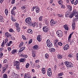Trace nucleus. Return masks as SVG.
<instances>
[{"mask_svg":"<svg viewBox=\"0 0 78 78\" xmlns=\"http://www.w3.org/2000/svg\"><path fill=\"white\" fill-rule=\"evenodd\" d=\"M17 49H14L12 51V54H15V53H17Z\"/></svg>","mask_w":78,"mask_h":78,"instance_id":"nucleus-19","label":"nucleus"},{"mask_svg":"<svg viewBox=\"0 0 78 78\" xmlns=\"http://www.w3.org/2000/svg\"><path fill=\"white\" fill-rule=\"evenodd\" d=\"M43 30L44 32L47 33L49 31V28L47 26H44L43 28Z\"/></svg>","mask_w":78,"mask_h":78,"instance_id":"nucleus-7","label":"nucleus"},{"mask_svg":"<svg viewBox=\"0 0 78 78\" xmlns=\"http://www.w3.org/2000/svg\"><path fill=\"white\" fill-rule=\"evenodd\" d=\"M16 66V68L18 70H19V69H20V67H19V65H17Z\"/></svg>","mask_w":78,"mask_h":78,"instance_id":"nucleus-55","label":"nucleus"},{"mask_svg":"<svg viewBox=\"0 0 78 78\" xmlns=\"http://www.w3.org/2000/svg\"><path fill=\"white\" fill-rule=\"evenodd\" d=\"M52 75V73H48V75L49 76H51V75Z\"/></svg>","mask_w":78,"mask_h":78,"instance_id":"nucleus-42","label":"nucleus"},{"mask_svg":"<svg viewBox=\"0 0 78 78\" xmlns=\"http://www.w3.org/2000/svg\"><path fill=\"white\" fill-rule=\"evenodd\" d=\"M48 54H46L45 55V58H48Z\"/></svg>","mask_w":78,"mask_h":78,"instance_id":"nucleus-47","label":"nucleus"},{"mask_svg":"<svg viewBox=\"0 0 78 78\" xmlns=\"http://www.w3.org/2000/svg\"><path fill=\"white\" fill-rule=\"evenodd\" d=\"M25 48V47H23L21 48L19 50L18 52V54H19V56L20 57L22 58H27L28 57V55H24L23 53L20 54V52H22V51H23V50Z\"/></svg>","mask_w":78,"mask_h":78,"instance_id":"nucleus-1","label":"nucleus"},{"mask_svg":"<svg viewBox=\"0 0 78 78\" xmlns=\"http://www.w3.org/2000/svg\"><path fill=\"white\" fill-rule=\"evenodd\" d=\"M76 58H77V60H78V53H77L76 54Z\"/></svg>","mask_w":78,"mask_h":78,"instance_id":"nucleus-64","label":"nucleus"},{"mask_svg":"<svg viewBox=\"0 0 78 78\" xmlns=\"http://www.w3.org/2000/svg\"><path fill=\"white\" fill-rule=\"evenodd\" d=\"M29 26L30 27H31L32 26H33V27H35L36 26V27H38L37 26V24L36 23H33V22H32Z\"/></svg>","mask_w":78,"mask_h":78,"instance_id":"nucleus-8","label":"nucleus"},{"mask_svg":"<svg viewBox=\"0 0 78 78\" xmlns=\"http://www.w3.org/2000/svg\"><path fill=\"white\" fill-rule=\"evenodd\" d=\"M5 12L6 15H8V9H5Z\"/></svg>","mask_w":78,"mask_h":78,"instance_id":"nucleus-30","label":"nucleus"},{"mask_svg":"<svg viewBox=\"0 0 78 78\" xmlns=\"http://www.w3.org/2000/svg\"><path fill=\"white\" fill-rule=\"evenodd\" d=\"M67 7L69 9V11H72V7H71L70 5H67Z\"/></svg>","mask_w":78,"mask_h":78,"instance_id":"nucleus-20","label":"nucleus"},{"mask_svg":"<svg viewBox=\"0 0 78 78\" xmlns=\"http://www.w3.org/2000/svg\"><path fill=\"white\" fill-rule=\"evenodd\" d=\"M64 28L66 30H69V27L66 25H64Z\"/></svg>","mask_w":78,"mask_h":78,"instance_id":"nucleus-34","label":"nucleus"},{"mask_svg":"<svg viewBox=\"0 0 78 78\" xmlns=\"http://www.w3.org/2000/svg\"><path fill=\"white\" fill-rule=\"evenodd\" d=\"M30 66V64L29 63H27L26 66V68H28Z\"/></svg>","mask_w":78,"mask_h":78,"instance_id":"nucleus-45","label":"nucleus"},{"mask_svg":"<svg viewBox=\"0 0 78 78\" xmlns=\"http://www.w3.org/2000/svg\"><path fill=\"white\" fill-rule=\"evenodd\" d=\"M17 30L18 32H19L20 31V27H16Z\"/></svg>","mask_w":78,"mask_h":78,"instance_id":"nucleus-43","label":"nucleus"},{"mask_svg":"<svg viewBox=\"0 0 78 78\" xmlns=\"http://www.w3.org/2000/svg\"><path fill=\"white\" fill-rule=\"evenodd\" d=\"M9 31L11 32V33H12V32H14V30H12V29L11 28L9 29Z\"/></svg>","mask_w":78,"mask_h":78,"instance_id":"nucleus-50","label":"nucleus"},{"mask_svg":"<svg viewBox=\"0 0 78 78\" xmlns=\"http://www.w3.org/2000/svg\"><path fill=\"white\" fill-rule=\"evenodd\" d=\"M24 78H31V76L30 74H25Z\"/></svg>","mask_w":78,"mask_h":78,"instance_id":"nucleus-10","label":"nucleus"},{"mask_svg":"<svg viewBox=\"0 0 78 78\" xmlns=\"http://www.w3.org/2000/svg\"><path fill=\"white\" fill-rule=\"evenodd\" d=\"M58 59H62V56L60 54H59L58 57Z\"/></svg>","mask_w":78,"mask_h":78,"instance_id":"nucleus-32","label":"nucleus"},{"mask_svg":"<svg viewBox=\"0 0 78 78\" xmlns=\"http://www.w3.org/2000/svg\"><path fill=\"white\" fill-rule=\"evenodd\" d=\"M57 34L59 37H61L62 36V35H63L62 32L60 30H58L57 31Z\"/></svg>","mask_w":78,"mask_h":78,"instance_id":"nucleus-6","label":"nucleus"},{"mask_svg":"<svg viewBox=\"0 0 78 78\" xmlns=\"http://www.w3.org/2000/svg\"><path fill=\"white\" fill-rule=\"evenodd\" d=\"M46 43L47 44V46L49 48H51V47H53V44L50 41V40H48L46 41Z\"/></svg>","mask_w":78,"mask_h":78,"instance_id":"nucleus-4","label":"nucleus"},{"mask_svg":"<svg viewBox=\"0 0 78 78\" xmlns=\"http://www.w3.org/2000/svg\"><path fill=\"white\" fill-rule=\"evenodd\" d=\"M5 36L6 37H12V35L9 34L8 33H6L5 34Z\"/></svg>","mask_w":78,"mask_h":78,"instance_id":"nucleus-9","label":"nucleus"},{"mask_svg":"<svg viewBox=\"0 0 78 78\" xmlns=\"http://www.w3.org/2000/svg\"><path fill=\"white\" fill-rule=\"evenodd\" d=\"M15 26H16V27H19V24L18 23H15Z\"/></svg>","mask_w":78,"mask_h":78,"instance_id":"nucleus-31","label":"nucleus"},{"mask_svg":"<svg viewBox=\"0 0 78 78\" xmlns=\"http://www.w3.org/2000/svg\"><path fill=\"white\" fill-rule=\"evenodd\" d=\"M61 8H62V9H64L66 8V7L65 5H63L61 6Z\"/></svg>","mask_w":78,"mask_h":78,"instance_id":"nucleus-53","label":"nucleus"},{"mask_svg":"<svg viewBox=\"0 0 78 78\" xmlns=\"http://www.w3.org/2000/svg\"><path fill=\"white\" fill-rule=\"evenodd\" d=\"M27 32L28 33H30V34H32L33 33V31L31 29H28L27 30Z\"/></svg>","mask_w":78,"mask_h":78,"instance_id":"nucleus-26","label":"nucleus"},{"mask_svg":"<svg viewBox=\"0 0 78 78\" xmlns=\"http://www.w3.org/2000/svg\"><path fill=\"white\" fill-rule=\"evenodd\" d=\"M43 18V16H41L39 18V21H42V18Z\"/></svg>","mask_w":78,"mask_h":78,"instance_id":"nucleus-37","label":"nucleus"},{"mask_svg":"<svg viewBox=\"0 0 78 78\" xmlns=\"http://www.w3.org/2000/svg\"><path fill=\"white\" fill-rule=\"evenodd\" d=\"M73 32L72 34H70L69 35L68 37V41L69 42H70L71 41V38L72 37V35L73 34Z\"/></svg>","mask_w":78,"mask_h":78,"instance_id":"nucleus-17","label":"nucleus"},{"mask_svg":"<svg viewBox=\"0 0 78 78\" xmlns=\"http://www.w3.org/2000/svg\"><path fill=\"white\" fill-rule=\"evenodd\" d=\"M50 24L51 26L53 27H54L55 26V25L56 24L55 23V21L53 20H51L50 21Z\"/></svg>","mask_w":78,"mask_h":78,"instance_id":"nucleus-12","label":"nucleus"},{"mask_svg":"<svg viewBox=\"0 0 78 78\" xmlns=\"http://www.w3.org/2000/svg\"><path fill=\"white\" fill-rule=\"evenodd\" d=\"M39 62V60H37L35 61V62L36 63H38Z\"/></svg>","mask_w":78,"mask_h":78,"instance_id":"nucleus-63","label":"nucleus"},{"mask_svg":"<svg viewBox=\"0 0 78 78\" xmlns=\"http://www.w3.org/2000/svg\"><path fill=\"white\" fill-rule=\"evenodd\" d=\"M4 78H7V76L6 74H4L3 76Z\"/></svg>","mask_w":78,"mask_h":78,"instance_id":"nucleus-51","label":"nucleus"},{"mask_svg":"<svg viewBox=\"0 0 78 78\" xmlns=\"http://www.w3.org/2000/svg\"><path fill=\"white\" fill-rule=\"evenodd\" d=\"M51 73V69L50 68L48 69V73Z\"/></svg>","mask_w":78,"mask_h":78,"instance_id":"nucleus-54","label":"nucleus"},{"mask_svg":"<svg viewBox=\"0 0 78 78\" xmlns=\"http://www.w3.org/2000/svg\"><path fill=\"white\" fill-rule=\"evenodd\" d=\"M8 39L6 38L5 41V45L7 44H8Z\"/></svg>","mask_w":78,"mask_h":78,"instance_id":"nucleus-38","label":"nucleus"},{"mask_svg":"<svg viewBox=\"0 0 78 78\" xmlns=\"http://www.w3.org/2000/svg\"><path fill=\"white\" fill-rule=\"evenodd\" d=\"M69 48V45L68 44H67L64 47V49L65 50H68Z\"/></svg>","mask_w":78,"mask_h":78,"instance_id":"nucleus-16","label":"nucleus"},{"mask_svg":"<svg viewBox=\"0 0 78 78\" xmlns=\"http://www.w3.org/2000/svg\"><path fill=\"white\" fill-rule=\"evenodd\" d=\"M70 13V14H69V16L70 19H72V18L73 17V16L74 15L75 17H77V19H78V12L76 11V10H74L72 13L71 14V12Z\"/></svg>","mask_w":78,"mask_h":78,"instance_id":"nucleus-2","label":"nucleus"},{"mask_svg":"<svg viewBox=\"0 0 78 78\" xmlns=\"http://www.w3.org/2000/svg\"><path fill=\"white\" fill-rule=\"evenodd\" d=\"M18 65H20V62L19 61H16V62H14L13 66H17Z\"/></svg>","mask_w":78,"mask_h":78,"instance_id":"nucleus-11","label":"nucleus"},{"mask_svg":"<svg viewBox=\"0 0 78 78\" xmlns=\"http://www.w3.org/2000/svg\"><path fill=\"white\" fill-rule=\"evenodd\" d=\"M58 17H62V15H60L58 14Z\"/></svg>","mask_w":78,"mask_h":78,"instance_id":"nucleus-57","label":"nucleus"},{"mask_svg":"<svg viewBox=\"0 0 78 78\" xmlns=\"http://www.w3.org/2000/svg\"><path fill=\"white\" fill-rule=\"evenodd\" d=\"M72 28L73 30H74L75 28V23L74 21L72 23Z\"/></svg>","mask_w":78,"mask_h":78,"instance_id":"nucleus-14","label":"nucleus"},{"mask_svg":"<svg viewBox=\"0 0 78 78\" xmlns=\"http://www.w3.org/2000/svg\"><path fill=\"white\" fill-rule=\"evenodd\" d=\"M78 4V0H76L75 1V2L73 4L74 5H77Z\"/></svg>","mask_w":78,"mask_h":78,"instance_id":"nucleus-40","label":"nucleus"},{"mask_svg":"<svg viewBox=\"0 0 78 78\" xmlns=\"http://www.w3.org/2000/svg\"><path fill=\"white\" fill-rule=\"evenodd\" d=\"M32 55L33 57H35L36 56V52H35V50H32Z\"/></svg>","mask_w":78,"mask_h":78,"instance_id":"nucleus-13","label":"nucleus"},{"mask_svg":"<svg viewBox=\"0 0 78 78\" xmlns=\"http://www.w3.org/2000/svg\"><path fill=\"white\" fill-rule=\"evenodd\" d=\"M6 45L7 47H9L11 45V44L10 43H8L7 44H6Z\"/></svg>","mask_w":78,"mask_h":78,"instance_id":"nucleus-59","label":"nucleus"},{"mask_svg":"<svg viewBox=\"0 0 78 78\" xmlns=\"http://www.w3.org/2000/svg\"><path fill=\"white\" fill-rule=\"evenodd\" d=\"M11 12L12 15H13V16L16 15V12H15V10L14 9L12 10Z\"/></svg>","mask_w":78,"mask_h":78,"instance_id":"nucleus-24","label":"nucleus"},{"mask_svg":"<svg viewBox=\"0 0 78 78\" xmlns=\"http://www.w3.org/2000/svg\"><path fill=\"white\" fill-rule=\"evenodd\" d=\"M25 58H21L20 60V62H25Z\"/></svg>","mask_w":78,"mask_h":78,"instance_id":"nucleus-25","label":"nucleus"},{"mask_svg":"<svg viewBox=\"0 0 78 78\" xmlns=\"http://www.w3.org/2000/svg\"><path fill=\"white\" fill-rule=\"evenodd\" d=\"M36 6H34V7H33L32 9V11H34V9H36Z\"/></svg>","mask_w":78,"mask_h":78,"instance_id":"nucleus-61","label":"nucleus"},{"mask_svg":"<svg viewBox=\"0 0 78 78\" xmlns=\"http://www.w3.org/2000/svg\"><path fill=\"white\" fill-rule=\"evenodd\" d=\"M26 8V5H23L21 7V9H25Z\"/></svg>","mask_w":78,"mask_h":78,"instance_id":"nucleus-33","label":"nucleus"},{"mask_svg":"<svg viewBox=\"0 0 78 78\" xmlns=\"http://www.w3.org/2000/svg\"><path fill=\"white\" fill-rule=\"evenodd\" d=\"M7 61H8V60L6 59L4 60L3 61L4 63L5 64L7 62Z\"/></svg>","mask_w":78,"mask_h":78,"instance_id":"nucleus-60","label":"nucleus"},{"mask_svg":"<svg viewBox=\"0 0 78 78\" xmlns=\"http://www.w3.org/2000/svg\"><path fill=\"white\" fill-rule=\"evenodd\" d=\"M3 53L1 52V54L0 55V57H2V56H3Z\"/></svg>","mask_w":78,"mask_h":78,"instance_id":"nucleus-62","label":"nucleus"},{"mask_svg":"<svg viewBox=\"0 0 78 78\" xmlns=\"http://www.w3.org/2000/svg\"><path fill=\"white\" fill-rule=\"evenodd\" d=\"M65 64L67 67H73V64L72 63H70L68 62H66Z\"/></svg>","mask_w":78,"mask_h":78,"instance_id":"nucleus-5","label":"nucleus"},{"mask_svg":"<svg viewBox=\"0 0 78 78\" xmlns=\"http://www.w3.org/2000/svg\"><path fill=\"white\" fill-rule=\"evenodd\" d=\"M73 57V54H70L69 55V58H72Z\"/></svg>","mask_w":78,"mask_h":78,"instance_id":"nucleus-49","label":"nucleus"},{"mask_svg":"<svg viewBox=\"0 0 78 78\" xmlns=\"http://www.w3.org/2000/svg\"><path fill=\"white\" fill-rule=\"evenodd\" d=\"M58 3L60 5H62V0L59 1H58Z\"/></svg>","mask_w":78,"mask_h":78,"instance_id":"nucleus-36","label":"nucleus"},{"mask_svg":"<svg viewBox=\"0 0 78 78\" xmlns=\"http://www.w3.org/2000/svg\"><path fill=\"white\" fill-rule=\"evenodd\" d=\"M0 22H4V19L2 16H0Z\"/></svg>","mask_w":78,"mask_h":78,"instance_id":"nucleus-23","label":"nucleus"},{"mask_svg":"<svg viewBox=\"0 0 78 78\" xmlns=\"http://www.w3.org/2000/svg\"><path fill=\"white\" fill-rule=\"evenodd\" d=\"M58 44L60 46H62V43L61 42H58Z\"/></svg>","mask_w":78,"mask_h":78,"instance_id":"nucleus-44","label":"nucleus"},{"mask_svg":"<svg viewBox=\"0 0 78 78\" xmlns=\"http://www.w3.org/2000/svg\"><path fill=\"white\" fill-rule=\"evenodd\" d=\"M74 0H70L72 4H73V3H74Z\"/></svg>","mask_w":78,"mask_h":78,"instance_id":"nucleus-58","label":"nucleus"},{"mask_svg":"<svg viewBox=\"0 0 78 78\" xmlns=\"http://www.w3.org/2000/svg\"><path fill=\"white\" fill-rule=\"evenodd\" d=\"M63 74H64V73L62 72V73H60L58 74V76H62Z\"/></svg>","mask_w":78,"mask_h":78,"instance_id":"nucleus-39","label":"nucleus"},{"mask_svg":"<svg viewBox=\"0 0 78 78\" xmlns=\"http://www.w3.org/2000/svg\"><path fill=\"white\" fill-rule=\"evenodd\" d=\"M70 12L69 11H67V12L65 14V16L66 17H68L69 16V15H70Z\"/></svg>","mask_w":78,"mask_h":78,"instance_id":"nucleus-18","label":"nucleus"},{"mask_svg":"<svg viewBox=\"0 0 78 78\" xmlns=\"http://www.w3.org/2000/svg\"><path fill=\"white\" fill-rule=\"evenodd\" d=\"M25 21L26 23H28L29 26H30V24L32 23V22H31V18L30 17L27 18L26 19Z\"/></svg>","mask_w":78,"mask_h":78,"instance_id":"nucleus-3","label":"nucleus"},{"mask_svg":"<svg viewBox=\"0 0 78 78\" xmlns=\"http://www.w3.org/2000/svg\"><path fill=\"white\" fill-rule=\"evenodd\" d=\"M50 50L51 51H52V52H55V49L54 48H52Z\"/></svg>","mask_w":78,"mask_h":78,"instance_id":"nucleus-41","label":"nucleus"},{"mask_svg":"<svg viewBox=\"0 0 78 78\" xmlns=\"http://www.w3.org/2000/svg\"><path fill=\"white\" fill-rule=\"evenodd\" d=\"M23 45V42H21L20 44L19 47L20 48H22V46Z\"/></svg>","mask_w":78,"mask_h":78,"instance_id":"nucleus-27","label":"nucleus"},{"mask_svg":"<svg viewBox=\"0 0 78 78\" xmlns=\"http://www.w3.org/2000/svg\"><path fill=\"white\" fill-rule=\"evenodd\" d=\"M32 42H33V40L32 39H31L29 41V44H31V43H32Z\"/></svg>","mask_w":78,"mask_h":78,"instance_id":"nucleus-46","label":"nucleus"},{"mask_svg":"<svg viewBox=\"0 0 78 78\" xmlns=\"http://www.w3.org/2000/svg\"><path fill=\"white\" fill-rule=\"evenodd\" d=\"M39 48V46L37 45H36L33 47V48L34 50H37Z\"/></svg>","mask_w":78,"mask_h":78,"instance_id":"nucleus-22","label":"nucleus"},{"mask_svg":"<svg viewBox=\"0 0 78 78\" xmlns=\"http://www.w3.org/2000/svg\"><path fill=\"white\" fill-rule=\"evenodd\" d=\"M22 37L24 39V40H27V39H26V38L25 37V36L24 35H23L22 36Z\"/></svg>","mask_w":78,"mask_h":78,"instance_id":"nucleus-52","label":"nucleus"},{"mask_svg":"<svg viewBox=\"0 0 78 78\" xmlns=\"http://www.w3.org/2000/svg\"><path fill=\"white\" fill-rule=\"evenodd\" d=\"M7 69V68H6L5 67H3L2 68V69H3V72H5V71H6V69Z\"/></svg>","mask_w":78,"mask_h":78,"instance_id":"nucleus-35","label":"nucleus"},{"mask_svg":"<svg viewBox=\"0 0 78 78\" xmlns=\"http://www.w3.org/2000/svg\"><path fill=\"white\" fill-rule=\"evenodd\" d=\"M41 38L42 37H41V35H38V36L37 37V39L39 42H41V40H42Z\"/></svg>","mask_w":78,"mask_h":78,"instance_id":"nucleus-15","label":"nucleus"},{"mask_svg":"<svg viewBox=\"0 0 78 78\" xmlns=\"http://www.w3.org/2000/svg\"><path fill=\"white\" fill-rule=\"evenodd\" d=\"M36 12L37 13H38V12L40 11V9L39 8H36Z\"/></svg>","mask_w":78,"mask_h":78,"instance_id":"nucleus-29","label":"nucleus"},{"mask_svg":"<svg viewBox=\"0 0 78 78\" xmlns=\"http://www.w3.org/2000/svg\"><path fill=\"white\" fill-rule=\"evenodd\" d=\"M41 71L43 74V75L45 74V69L44 68H43L42 69Z\"/></svg>","mask_w":78,"mask_h":78,"instance_id":"nucleus-21","label":"nucleus"},{"mask_svg":"<svg viewBox=\"0 0 78 78\" xmlns=\"http://www.w3.org/2000/svg\"><path fill=\"white\" fill-rule=\"evenodd\" d=\"M4 67L7 69V68L8 67V64H6L5 65Z\"/></svg>","mask_w":78,"mask_h":78,"instance_id":"nucleus-56","label":"nucleus"},{"mask_svg":"<svg viewBox=\"0 0 78 78\" xmlns=\"http://www.w3.org/2000/svg\"><path fill=\"white\" fill-rule=\"evenodd\" d=\"M13 74H14L13 75V76L15 78H18V75L17 74H16L15 73H13Z\"/></svg>","mask_w":78,"mask_h":78,"instance_id":"nucleus-28","label":"nucleus"},{"mask_svg":"<svg viewBox=\"0 0 78 78\" xmlns=\"http://www.w3.org/2000/svg\"><path fill=\"white\" fill-rule=\"evenodd\" d=\"M11 3V4H12V5H13V4H14V3H15V0H12V1Z\"/></svg>","mask_w":78,"mask_h":78,"instance_id":"nucleus-48","label":"nucleus"}]
</instances>
